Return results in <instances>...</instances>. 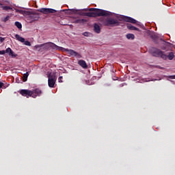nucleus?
I'll return each instance as SVG.
<instances>
[{
  "mask_svg": "<svg viewBox=\"0 0 175 175\" xmlns=\"http://www.w3.org/2000/svg\"><path fill=\"white\" fill-rule=\"evenodd\" d=\"M85 12H86L85 14L86 17H107L108 16H111V12L99 9V8H90L89 10L85 8L83 10Z\"/></svg>",
  "mask_w": 175,
  "mask_h": 175,
  "instance_id": "f257e3e1",
  "label": "nucleus"
},
{
  "mask_svg": "<svg viewBox=\"0 0 175 175\" xmlns=\"http://www.w3.org/2000/svg\"><path fill=\"white\" fill-rule=\"evenodd\" d=\"M151 51L154 57H161L163 59H167L168 58L170 61H172L174 58L173 52H170L168 55H166L162 51L156 48L152 49Z\"/></svg>",
  "mask_w": 175,
  "mask_h": 175,
  "instance_id": "f03ea898",
  "label": "nucleus"
},
{
  "mask_svg": "<svg viewBox=\"0 0 175 175\" xmlns=\"http://www.w3.org/2000/svg\"><path fill=\"white\" fill-rule=\"evenodd\" d=\"M103 25H105V27H118L120 23L117 19L108 18L103 21Z\"/></svg>",
  "mask_w": 175,
  "mask_h": 175,
  "instance_id": "7ed1b4c3",
  "label": "nucleus"
},
{
  "mask_svg": "<svg viewBox=\"0 0 175 175\" xmlns=\"http://www.w3.org/2000/svg\"><path fill=\"white\" fill-rule=\"evenodd\" d=\"M39 18H40L39 14L31 13V12H27V21H29V23H34V21H38Z\"/></svg>",
  "mask_w": 175,
  "mask_h": 175,
  "instance_id": "20e7f679",
  "label": "nucleus"
},
{
  "mask_svg": "<svg viewBox=\"0 0 175 175\" xmlns=\"http://www.w3.org/2000/svg\"><path fill=\"white\" fill-rule=\"evenodd\" d=\"M43 50H49V49H53V50H59V46L53 42H46L42 44Z\"/></svg>",
  "mask_w": 175,
  "mask_h": 175,
  "instance_id": "39448f33",
  "label": "nucleus"
},
{
  "mask_svg": "<svg viewBox=\"0 0 175 175\" xmlns=\"http://www.w3.org/2000/svg\"><path fill=\"white\" fill-rule=\"evenodd\" d=\"M55 81H57V79L55 78V76L49 74L48 75V85L50 87V88H54L55 85Z\"/></svg>",
  "mask_w": 175,
  "mask_h": 175,
  "instance_id": "423d86ee",
  "label": "nucleus"
},
{
  "mask_svg": "<svg viewBox=\"0 0 175 175\" xmlns=\"http://www.w3.org/2000/svg\"><path fill=\"white\" fill-rule=\"evenodd\" d=\"M6 53L8 54L10 57H12V58H16V57H17V54L14 53L13 50L10 48L6 49L5 51H0L1 55H5Z\"/></svg>",
  "mask_w": 175,
  "mask_h": 175,
  "instance_id": "0eeeda50",
  "label": "nucleus"
},
{
  "mask_svg": "<svg viewBox=\"0 0 175 175\" xmlns=\"http://www.w3.org/2000/svg\"><path fill=\"white\" fill-rule=\"evenodd\" d=\"M120 21H126V23H131V24H136L137 21L133 19L132 17L122 16L119 18Z\"/></svg>",
  "mask_w": 175,
  "mask_h": 175,
  "instance_id": "6e6552de",
  "label": "nucleus"
},
{
  "mask_svg": "<svg viewBox=\"0 0 175 175\" xmlns=\"http://www.w3.org/2000/svg\"><path fill=\"white\" fill-rule=\"evenodd\" d=\"M19 94L22 95V96H25L26 98H32L33 93L32 90L23 89L19 91Z\"/></svg>",
  "mask_w": 175,
  "mask_h": 175,
  "instance_id": "1a4fd4ad",
  "label": "nucleus"
},
{
  "mask_svg": "<svg viewBox=\"0 0 175 175\" xmlns=\"http://www.w3.org/2000/svg\"><path fill=\"white\" fill-rule=\"evenodd\" d=\"M38 12L43 13V14H49V13H57V10L53 8H41L38 10Z\"/></svg>",
  "mask_w": 175,
  "mask_h": 175,
  "instance_id": "9d476101",
  "label": "nucleus"
},
{
  "mask_svg": "<svg viewBox=\"0 0 175 175\" xmlns=\"http://www.w3.org/2000/svg\"><path fill=\"white\" fill-rule=\"evenodd\" d=\"M59 51H66V53L71 55V57H75L76 55V51H73L72 49H68L64 47L59 46Z\"/></svg>",
  "mask_w": 175,
  "mask_h": 175,
  "instance_id": "9b49d317",
  "label": "nucleus"
},
{
  "mask_svg": "<svg viewBox=\"0 0 175 175\" xmlns=\"http://www.w3.org/2000/svg\"><path fill=\"white\" fill-rule=\"evenodd\" d=\"M32 92V98L34 99L38 98V96H40L42 95V90L39 88H36L33 90H31Z\"/></svg>",
  "mask_w": 175,
  "mask_h": 175,
  "instance_id": "f8f14e48",
  "label": "nucleus"
},
{
  "mask_svg": "<svg viewBox=\"0 0 175 175\" xmlns=\"http://www.w3.org/2000/svg\"><path fill=\"white\" fill-rule=\"evenodd\" d=\"M5 2H6V0H0V6H1L3 10H5V12H8V10H12V7L8 5L3 6V3H5Z\"/></svg>",
  "mask_w": 175,
  "mask_h": 175,
  "instance_id": "ddd939ff",
  "label": "nucleus"
},
{
  "mask_svg": "<svg viewBox=\"0 0 175 175\" xmlns=\"http://www.w3.org/2000/svg\"><path fill=\"white\" fill-rule=\"evenodd\" d=\"M68 10H70L71 13H74V14H79V16H85V14L87 13V12H83L82 10H76V9H71Z\"/></svg>",
  "mask_w": 175,
  "mask_h": 175,
  "instance_id": "4468645a",
  "label": "nucleus"
},
{
  "mask_svg": "<svg viewBox=\"0 0 175 175\" xmlns=\"http://www.w3.org/2000/svg\"><path fill=\"white\" fill-rule=\"evenodd\" d=\"M78 65L83 68V69H87L88 68V65H87V62L81 59L78 61Z\"/></svg>",
  "mask_w": 175,
  "mask_h": 175,
  "instance_id": "2eb2a0df",
  "label": "nucleus"
},
{
  "mask_svg": "<svg viewBox=\"0 0 175 175\" xmlns=\"http://www.w3.org/2000/svg\"><path fill=\"white\" fill-rule=\"evenodd\" d=\"M87 20L86 19H80V18H77L75 19L72 23H74V24H84V23H87Z\"/></svg>",
  "mask_w": 175,
  "mask_h": 175,
  "instance_id": "dca6fc26",
  "label": "nucleus"
},
{
  "mask_svg": "<svg viewBox=\"0 0 175 175\" xmlns=\"http://www.w3.org/2000/svg\"><path fill=\"white\" fill-rule=\"evenodd\" d=\"M127 28H128V29H131V31H140L139 28H137L131 24H127Z\"/></svg>",
  "mask_w": 175,
  "mask_h": 175,
  "instance_id": "f3484780",
  "label": "nucleus"
},
{
  "mask_svg": "<svg viewBox=\"0 0 175 175\" xmlns=\"http://www.w3.org/2000/svg\"><path fill=\"white\" fill-rule=\"evenodd\" d=\"M94 28V32H96V33H100V27L99 26V25L95 23Z\"/></svg>",
  "mask_w": 175,
  "mask_h": 175,
  "instance_id": "a211bd4d",
  "label": "nucleus"
},
{
  "mask_svg": "<svg viewBox=\"0 0 175 175\" xmlns=\"http://www.w3.org/2000/svg\"><path fill=\"white\" fill-rule=\"evenodd\" d=\"M15 38L17 40H18L19 42H21V43H24V42H25V39L24 38L20 36V35H18V34H16Z\"/></svg>",
  "mask_w": 175,
  "mask_h": 175,
  "instance_id": "6ab92c4d",
  "label": "nucleus"
},
{
  "mask_svg": "<svg viewBox=\"0 0 175 175\" xmlns=\"http://www.w3.org/2000/svg\"><path fill=\"white\" fill-rule=\"evenodd\" d=\"M126 38H127L129 40H133L135 39V34L133 33H128L126 35Z\"/></svg>",
  "mask_w": 175,
  "mask_h": 175,
  "instance_id": "aec40b11",
  "label": "nucleus"
},
{
  "mask_svg": "<svg viewBox=\"0 0 175 175\" xmlns=\"http://www.w3.org/2000/svg\"><path fill=\"white\" fill-rule=\"evenodd\" d=\"M42 45L41 44H37L34 46V50H36V51H40V50H42Z\"/></svg>",
  "mask_w": 175,
  "mask_h": 175,
  "instance_id": "412c9836",
  "label": "nucleus"
},
{
  "mask_svg": "<svg viewBox=\"0 0 175 175\" xmlns=\"http://www.w3.org/2000/svg\"><path fill=\"white\" fill-rule=\"evenodd\" d=\"M29 76V73H28V72H27L26 73H25L23 76V80L24 82L27 81V80H28V77Z\"/></svg>",
  "mask_w": 175,
  "mask_h": 175,
  "instance_id": "4be33fe9",
  "label": "nucleus"
},
{
  "mask_svg": "<svg viewBox=\"0 0 175 175\" xmlns=\"http://www.w3.org/2000/svg\"><path fill=\"white\" fill-rule=\"evenodd\" d=\"M15 26L18 28V29H21L23 28V25L20 22H15Z\"/></svg>",
  "mask_w": 175,
  "mask_h": 175,
  "instance_id": "5701e85b",
  "label": "nucleus"
},
{
  "mask_svg": "<svg viewBox=\"0 0 175 175\" xmlns=\"http://www.w3.org/2000/svg\"><path fill=\"white\" fill-rule=\"evenodd\" d=\"M74 57H77V58H83V56L81 55V54L76 52L75 55Z\"/></svg>",
  "mask_w": 175,
  "mask_h": 175,
  "instance_id": "b1692460",
  "label": "nucleus"
},
{
  "mask_svg": "<svg viewBox=\"0 0 175 175\" xmlns=\"http://www.w3.org/2000/svg\"><path fill=\"white\" fill-rule=\"evenodd\" d=\"M24 44H25V46H31V42L29 41H25Z\"/></svg>",
  "mask_w": 175,
  "mask_h": 175,
  "instance_id": "393cba45",
  "label": "nucleus"
},
{
  "mask_svg": "<svg viewBox=\"0 0 175 175\" xmlns=\"http://www.w3.org/2000/svg\"><path fill=\"white\" fill-rule=\"evenodd\" d=\"M5 42V38L0 37V43H3Z\"/></svg>",
  "mask_w": 175,
  "mask_h": 175,
  "instance_id": "a878e982",
  "label": "nucleus"
},
{
  "mask_svg": "<svg viewBox=\"0 0 175 175\" xmlns=\"http://www.w3.org/2000/svg\"><path fill=\"white\" fill-rule=\"evenodd\" d=\"M9 20V16H7L5 18H4L3 21L4 23H6Z\"/></svg>",
  "mask_w": 175,
  "mask_h": 175,
  "instance_id": "bb28decb",
  "label": "nucleus"
},
{
  "mask_svg": "<svg viewBox=\"0 0 175 175\" xmlns=\"http://www.w3.org/2000/svg\"><path fill=\"white\" fill-rule=\"evenodd\" d=\"M168 79H175V75H170V76H168Z\"/></svg>",
  "mask_w": 175,
  "mask_h": 175,
  "instance_id": "cd10ccee",
  "label": "nucleus"
},
{
  "mask_svg": "<svg viewBox=\"0 0 175 175\" xmlns=\"http://www.w3.org/2000/svg\"><path fill=\"white\" fill-rule=\"evenodd\" d=\"M62 79H63L62 77H59L58 78V81H59V83H62Z\"/></svg>",
  "mask_w": 175,
  "mask_h": 175,
  "instance_id": "c85d7f7f",
  "label": "nucleus"
},
{
  "mask_svg": "<svg viewBox=\"0 0 175 175\" xmlns=\"http://www.w3.org/2000/svg\"><path fill=\"white\" fill-rule=\"evenodd\" d=\"M83 36H88V32H84Z\"/></svg>",
  "mask_w": 175,
  "mask_h": 175,
  "instance_id": "c756f323",
  "label": "nucleus"
},
{
  "mask_svg": "<svg viewBox=\"0 0 175 175\" xmlns=\"http://www.w3.org/2000/svg\"><path fill=\"white\" fill-rule=\"evenodd\" d=\"M3 87V83L0 82V88H2Z\"/></svg>",
  "mask_w": 175,
  "mask_h": 175,
  "instance_id": "7c9ffc66",
  "label": "nucleus"
}]
</instances>
